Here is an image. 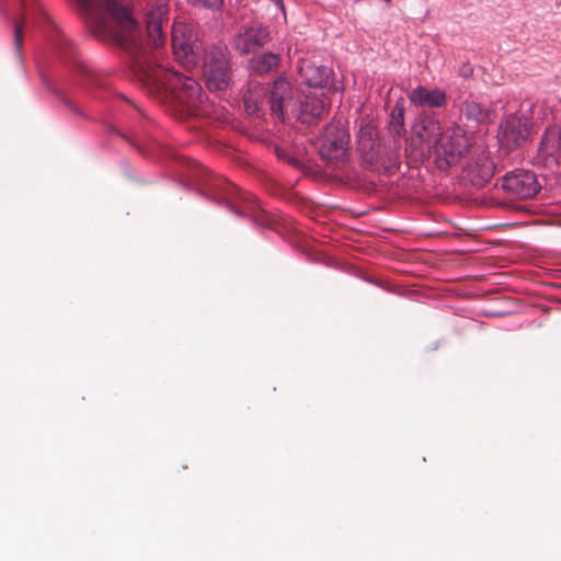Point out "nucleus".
<instances>
[{
	"label": "nucleus",
	"mask_w": 561,
	"mask_h": 561,
	"mask_svg": "<svg viewBox=\"0 0 561 561\" xmlns=\"http://www.w3.org/2000/svg\"><path fill=\"white\" fill-rule=\"evenodd\" d=\"M78 2L91 12L101 32L134 56L140 79L151 95L169 103L182 117L198 114V106L203 102L199 83L193 78L154 65L145 57L146 48L139 26L123 0Z\"/></svg>",
	"instance_id": "f257e3e1"
},
{
	"label": "nucleus",
	"mask_w": 561,
	"mask_h": 561,
	"mask_svg": "<svg viewBox=\"0 0 561 561\" xmlns=\"http://www.w3.org/2000/svg\"><path fill=\"white\" fill-rule=\"evenodd\" d=\"M243 102L245 111L251 115L259 114L264 103L267 102L271 113L285 121L286 113L293 105V88L286 78L279 77L274 81L270 94L266 95L260 83H253L244 94Z\"/></svg>",
	"instance_id": "f03ea898"
},
{
	"label": "nucleus",
	"mask_w": 561,
	"mask_h": 561,
	"mask_svg": "<svg viewBox=\"0 0 561 561\" xmlns=\"http://www.w3.org/2000/svg\"><path fill=\"white\" fill-rule=\"evenodd\" d=\"M204 78L210 91H226L231 81L229 48L225 44L213 45L205 53Z\"/></svg>",
	"instance_id": "7ed1b4c3"
},
{
	"label": "nucleus",
	"mask_w": 561,
	"mask_h": 561,
	"mask_svg": "<svg viewBox=\"0 0 561 561\" xmlns=\"http://www.w3.org/2000/svg\"><path fill=\"white\" fill-rule=\"evenodd\" d=\"M208 194L216 203L226 205L236 215L256 216L254 196L242 192L230 182L220 181L211 184Z\"/></svg>",
	"instance_id": "20e7f679"
},
{
	"label": "nucleus",
	"mask_w": 561,
	"mask_h": 561,
	"mask_svg": "<svg viewBox=\"0 0 561 561\" xmlns=\"http://www.w3.org/2000/svg\"><path fill=\"white\" fill-rule=\"evenodd\" d=\"M319 153L332 164L344 163L348 157L350 135L341 121L330 123L319 139Z\"/></svg>",
	"instance_id": "39448f33"
},
{
	"label": "nucleus",
	"mask_w": 561,
	"mask_h": 561,
	"mask_svg": "<svg viewBox=\"0 0 561 561\" xmlns=\"http://www.w3.org/2000/svg\"><path fill=\"white\" fill-rule=\"evenodd\" d=\"M471 147L467 133L460 127L448 128L440 134L435 145L439 168L455 164Z\"/></svg>",
	"instance_id": "423d86ee"
},
{
	"label": "nucleus",
	"mask_w": 561,
	"mask_h": 561,
	"mask_svg": "<svg viewBox=\"0 0 561 561\" xmlns=\"http://www.w3.org/2000/svg\"><path fill=\"white\" fill-rule=\"evenodd\" d=\"M145 11L148 42L159 47L165 42L164 25L168 24L169 0H139Z\"/></svg>",
	"instance_id": "0eeeda50"
},
{
	"label": "nucleus",
	"mask_w": 561,
	"mask_h": 561,
	"mask_svg": "<svg viewBox=\"0 0 561 561\" xmlns=\"http://www.w3.org/2000/svg\"><path fill=\"white\" fill-rule=\"evenodd\" d=\"M172 48L175 57L186 65L197 64L203 45L197 39L193 27L183 23L174 24L172 28Z\"/></svg>",
	"instance_id": "6e6552de"
},
{
	"label": "nucleus",
	"mask_w": 561,
	"mask_h": 561,
	"mask_svg": "<svg viewBox=\"0 0 561 561\" xmlns=\"http://www.w3.org/2000/svg\"><path fill=\"white\" fill-rule=\"evenodd\" d=\"M501 186L507 194L520 199L535 197L541 188L537 175L523 169L505 174Z\"/></svg>",
	"instance_id": "1a4fd4ad"
},
{
	"label": "nucleus",
	"mask_w": 561,
	"mask_h": 561,
	"mask_svg": "<svg viewBox=\"0 0 561 561\" xmlns=\"http://www.w3.org/2000/svg\"><path fill=\"white\" fill-rule=\"evenodd\" d=\"M529 137V122L527 117L510 115L502 122L497 134L501 147L513 150L523 146Z\"/></svg>",
	"instance_id": "9d476101"
},
{
	"label": "nucleus",
	"mask_w": 561,
	"mask_h": 561,
	"mask_svg": "<svg viewBox=\"0 0 561 561\" xmlns=\"http://www.w3.org/2000/svg\"><path fill=\"white\" fill-rule=\"evenodd\" d=\"M270 41V32L262 24L243 26L233 38V48L241 55H248L263 47Z\"/></svg>",
	"instance_id": "9b49d317"
},
{
	"label": "nucleus",
	"mask_w": 561,
	"mask_h": 561,
	"mask_svg": "<svg viewBox=\"0 0 561 561\" xmlns=\"http://www.w3.org/2000/svg\"><path fill=\"white\" fill-rule=\"evenodd\" d=\"M358 148L366 162H374L379 157V135L377 125L367 118L360 121L357 135Z\"/></svg>",
	"instance_id": "f8f14e48"
},
{
	"label": "nucleus",
	"mask_w": 561,
	"mask_h": 561,
	"mask_svg": "<svg viewBox=\"0 0 561 561\" xmlns=\"http://www.w3.org/2000/svg\"><path fill=\"white\" fill-rule=\"evenodd\" d=\"M329 105L330 100L325 92L309 93L300 103L299 119L302 123L311 124L322 117Z\"/></svg>",
	"instance_id": "ddd939ff"
},
{
	"label": "nucleus",
	"mask_w": 561,
	"mask_h": 561,
	"mask_svg": "<svg viewBox=\"0 0 561 561\" xmlns=\"http://www.w3.org/2000/svg\"><path fill=\"white\" fill-rule=\"evenodd\" d=\"M413 131L422 142L434 146L443 134L440 123L434 115H421L413 125Z\"/></svg>",
	"instance_id": "4468645a"
},
{
	"label": "nucleus",
	"mask_w": 561,
	"mask_h": 561,
	"mask_svg": "<svg viewBox=\"0 0 561 561\" xmlns=\"http://www.w3.org/2000/svg\"><path fill=\"white\" fill-rule=\"evenodd\" d=\"M299 75L309 87L323 88L328 84L332 70L306 60L299 67Z\"/></svg>",
	"instance_id": "2eb2a0df"
},
{
	"label": "nucleus",
	"mask_w": 561,
	"mask_h": 561,
	"mask_svg": "<svg viewBox=\"0 0 561 561\" xmlns=\"http://www.w3.org/2000/svg\"><path fill=\"white\" fill-rule=\"evenodd\" d=\"M57 45L59 54L65 60L72 61V66L75 69L80 71L85 77L90 78L91 81H93L94 83H98L96 79L94 78L96 73L94 72V70L90 69V67L83 60H81L78 57L77 48L69 38H67L64 35H60Z\"/></svg>",
	"instance_id": "dca6fc26"
},
{
	"label": "nucleus",
	"mask_w": 561,
	"mask_h": 561,
	"mask_svg": "<svg viewBox=\"0 0 561 561\" xmlns=\"http://www.w3.org/2000/svg\"><path fill=\"white\" fill-rule=\"evenodd\" d=\"M409 100L416 106L442 107L446 103V93L440 89L428 90L424 87L413 89Z\"/></svg>",
	"instance_id": "f3484780"
},
{
	"label": "nucleus",
	"mask_w": 561,
	"mask_h": 561,
	"mask_svg": "<svg viewBox=\"0 0 561 561\" xmlns=\"http://www.w3.org/2000/svg\"><path fill=\"white\" fill-rule=\"evenodd\" d=\"M21 7L23 10V18L15 22L14 24V49L16 50V54L20 55L22 50V44H23V27L26 20L33 16L35 11H38L41 14H43V18L46 19L45 12L37 5L36 0H20Z\"/></svg>",
	"instance_id": "a211bd4d"
},
{
	"label": "nucleus",
	"mask_w": 561,
	"mask_h": 561,
	"mask_svg": "<svg viewBox=\"0 0 561 561\" xmlns=\"http://www.w3.org/2000/svg\"><path fill=\"white\" fill-rule=\"evenodd\" d=\"M461 112L468 121H472L477 124H486L492 119L491 107L472 98H469L463 102Z\"/></svg>",
	"instance_id": "6ab92c4d"
},
{
	"label": "nucleus",
	"mask_w": 561,
	"mask_h": 561,
	"mask_svg": "<svg viewBox=\"0 0 561 561\" xmlns=\"http://www.w3.org/2000/svg\"><path fill=\"white\" fill-rule=\"evenodd\" d=\"M280 64V57L274 53H264L253 57L250 60V69L252 72L264 76L276 71Z\"/></svg>",
	"instance_id": "aec40b11"
},
{
	"label": "nucleus",
	"mask_w": 561,
	"mask_h": 561,
	"mask_svg": "<svg viewBox=\"0 0 561 561\" xmlns=\"http://www.w3.org/2000/svg\"><path fill=\"white\" fill-rule=\"evenodd\" d=\"M540 150L543 154L561 157V129H549L543 135Z\"/></svg>",
	"instance_id": "412c9836"
},
{
	"label": "nucleus",
	"mask_w": 561,
	"mask_h": 561,
	"mask_svg": "<svg viewBox=\"0 0 561 561\" xmlns=\"http://www.w3.org/2000/svg\"><path fill=\"white\" fill-rule=\"evenodd\" d=\"M390 131L394 137H402L405 134L404 107L402 103H397L391 112Z\"/></svg>",
	"instance_id": "4be33fe9"
},
{
	"label": "nucleus",
	"mask_w": 561,
	"mask_h": 561,
	"mask_svg": "<svg viewBox=\"0 0 561 561\" xmlns=\"http://www.w3.org/2000/svg\"><path fill=\"white\" fill-rule=\"evenodd\" d=\"M194 7L208 9L211 11H218L224 5V0H186Z\"/></svg>",
	"instance_id": "5701e85b"
},
{
	"label": "nucleus",
	"mask_w": 561,
	"mask_h": 561,
	"mask_svg": "<svg viewBox=\"0 0 561 561\" xmlns=\"http://www.w3.org/2000/svg\"><path fill=\"white\" fill-rule=\"evenodd\" d=\"M276 152L280 159H286L288 161V163H290L291 165H294L296 168H298L300 165V162L296 158L287 157L285 151L277 149Z\"/></svg>",
	"instance_id": "b1692460"
},
{
	"label": "nucleus",
	"mask_w": 561,
	"mask_h": 561,
	"mask_svg": "<svg viewBox=\"0 0 561 561\" xmlns=\"http://www.w3.org/2000/svg\"><path fill=\"white\" fill-rule=\"evenodd\" d=\"M385 1H386V2H388V3H390V2H391V0H385Z\"/></svg>",
	"instance_id": "393cba45"
}]
</instances>
